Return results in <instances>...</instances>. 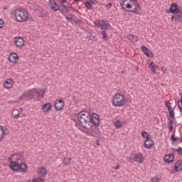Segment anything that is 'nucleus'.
<instances>
[{
	"instance_id": "nucleus-46",
	"label": "nucleus",
	"mask_w": 182,
	"mask_h": 182,
	"mask_svg": "<svg viewBox=\"0 0 182 182\" xmlns=\"http://www.w3.org/2000/svg\"><path fill=\"white\" fill-rule=\"evenodd\" d=\"M168 120H169V122L168 123V126H173V119H168Z\"/></svg>"
},
{
	"instance_id": "nucleus-9",
	"label": "nucleus",
	"mask_w": 182,
	"mask_h": 182,
	"mask_svg": "<svg viewBox=\"0 0 182 182\" xmlns=\"http://www.w3.org/2000/svg\"><path fill=\"white\" fill-rule=\"evenodd\" d=\"M43 95H45V91H38L36 89H35V91L33 92V97H32V99H36L37 100L39 99H43Z\"/></svg>"
},
{
	"instance_id": "nucleus-18",
	"label": "nucleus",
	"mask_w": 182,
	"mask_h": 182,
	"mask_svg": "<svg viewBox=\"0 0 182 182\" xmlns=\"http://www.w3.org/2000/svg\"><path fill=\"white\" fill-rule=\"evenodd\" d=\"M144 146L146 149H151L152 146H154V142L150 138L145 140Z\"/></svg>"
},
{
	"instance_id": "nucleus-4",
	"label": "nucleus",
	"mask_w": 182,
	"mask_h": 182,
	"mask_svg": "<svg viewBox=\"0 0 182 182\" xmlns=\"http://www.w3.org/2000/svg\"><path fill=\"white\" fill-rule=\"evenodd\" d=\"M126 97H124V95L117 93L112 99V105H114V106H115L116 107L124 106V105H126V101H124Z\"/></svg>"
},
{
	"instance_id": "nucleus-53",
	"label": "nucleus",
	"mask_w": 182,
	"mask_h": 182,
	"mask_svg": "<svg viewBox=\"0 0 182 182\" xmlns=\"http://www.w3.org/2000/svg\"><path fill=\"white\" fill-rule=\"evenodd\" d=\"M55 0H49L50 5H53V3H55Z\"/></svg>"
},
{
	"instance_id": "nucleus-28",
	"label": "nucleus",
	"mask_w": 182,
	"mask_h": 182,
	"mask_svg": "<svg viewBox=\"0 0 182 182\" xmlns=\"http://www.w3.org/2000/svg\"><path fill=\"white\" fill-rule=\"evenodd\" d=\"M173 151H177L179 156H182V148L181 146L178 147V149L172 148Z\"/></svg>"
},
{
	"instance_id": "nucleus-57",
	"label": "nucleus",
	"mask_w": 182,
	"mask_h": 182,
	"mask_svg": "<svg viewBox=\"0 0 182 182\" xmlns=\"http://www.w3.org/2000/svg\"><path fill=\"white\" fill-rule=\"evenodd\" d=\"M92 36V33H87V38H90Z\"/></svg>"
},
{
	"instance_id": "nucleus-25",
	"label": "nucleus",
	"mask_w": 182,
	"mask_h": 182,
	"mask_svg": "<svg viewBox=\"0 0 182 182\" xmlns=\"http://www.w3.org/2000/svg\"><path fill=\"white\" fill-rule=\"evenodd\" d=\"M53 12H58V11H60V14H62L63 15H65L66 14V11H65V10H63V9H60L59 7H53Z\"/></svg>"
},
{
	"instance_id": "nucleus-55",
	"label": "nucleus",
	"mask_w": 182,
	"mask_h": 182,
	"mask_svg": "<svg viewBox=\"0 0 182 182\" xmlns=\"http://www.w3.org/2000/svg\"><path fill=\"white\" fill-rule=\"evenodd\" d=\"M33 182H39V179H38V178H35L33 179Z\"/></svg>"
},
{
	"instance_id": "nucleus-45",
	"label": "nucleus",
	"mask_w": 182,
	"mask_h": 182,
	"mask_svg": "<svg viewBox=\"0 0 182 182\" xmlns=\"http://www.w3.org/2000/svg\"><path fill=\"white\" fill-rule=\"evenodd\" d=\"M73 21H74L75 23H76V25H80L81 22L80 20H75V18L73 19Z\"/></svg>"
},
{
	"instance_id": "nucleus-49",
	"label": "nucleus",
	"mask_w": 182,
	"mask_h": 182,
	"mask_svg": "<svg viewBox=\"0 0 182 182\" xmlns=\"http://www.w3.org/2000/svg\"><path fill=\"white\" fill-rule=\"evenodd\" d=\"M161 70L164 73H166V72H167V69H166L164 67H161Z\"/></svg>"
},
{
	"instance_id": "nucleus-30",
	"label": "nucleus",
	"mask_w": 182,
	"mask_h": 182,
	"mask_svg": "<svg viewBox=\"0 0 182 182\" xmlns=\"http://www.w3.org/2000/svg\"><path fill=\"white\" fill-rule=\"evenodd\" d=\"M169 117H167V119H174V110L171 109L168 111Z\"/></svg>"
},
{
	"instance_id": "nucleus-7",
	"label": "nucleus",
	"mask_w": 182,
	"mask_h": 182,
	"mask_svg": "<svg viewBox=\"0 0 182 182\" xmlns=\"http://www.w3.org/2000/svg\"><path fill=\"white\" fill-rule=\"evenodd\" d=\"M171 22H182V10L174 14V16H172L171 18Z\"/></svg>"
},
{
	"instance_id": "nucleus-50",
	"label": "nucleus",
	"mask_w": 182,
	"mask_h": 182,
	"mask_svg": "<svg viewBox=\"0 0 182 182\" xmlns=\"http://www.w3.org/2000/svg\"><path fill=\"white\" fill-rule=\"evenodd\" d=\"M14 117L15 119H19V117H20L19 113H18L17 114H15V115L14 116Z\"/></svg>"
},
{
	"instance_id": "nucleus-36",
	"label": "nucleus",
	"mask_w": 182,
	"mask_h": 182,
	"mask_svg": "<svg viewBox=\"0 0 182 182\" xmlns=\"http://www.w3.org/2000/svg\"><path fill=\"white\" fill-rule=\"evenodd\" d=\"M103 23V21H98L95 22V25L97 26V28H102V24Z\"/></svg>"
},
{
	"instance_id": "nucleus-14",
	"label": "nucleus",
	"mask_w": 182,
	"mask_h": 182,
	"mask_svg": "<svg viewBox=\"0 0 182 182\" xmlns=\"http://www.w3.org/2000/svg\"><path fill=\"white\" fill-rule=\"evenodd\" d=\"M9 167L12 171H19V163L14 161H11Z\"/></svg>"
},
{
	"instance_id": "nucleus-38",
	"label": "nucleus",
	"mask_w": 182,
	"mask_h": 182,
	"mask_svg": "<svg viewBox=\"0 0 182 182\" xmlns=\"http://www.w3.org/2000/svg\"><path fill=\"white\" fill-rule=\"evenodd\" d=\"M178 105L180 109V112H182V100L178 101Z\"/></svg>"
},
{
	"instance_id": "nucleus-13",
	"label": "nucleus",
	"mask_w": 182,
	"mask_h": 182,
	"mask_svg": "<svg viewBox=\"0 0 182 182\" xmlns=\"http://www.w3.org/2000/svg\"><path fill=\"white\" fill-rule=\"evenodd\" d=\"M22 159V155L20 154H14L9 157V161H19Z\"/></svg>"
},
{
	"instance_id": "nucleus-33",
	"label": "nucleus",
	"mask_w": 182,
	"mask_h": 182,
	"mask_svg": "<svg viewBox=\"0 0 182 182\" xmlns=\"http://www.w3.org/2000/svg\"><path fill=\"white\" fill-rule=\"evenodd\" d=\"M175 134H176V131L174 130V131H173V134L171 136V141L176 142V141H177V140L178 139V138L176 137Z\"/></svg>"
},
{
	"instance_id": "nucleus-41",
	"label": "nucleus",
	"mask_w": 182,
	"mask_h": 182,
	"mask_svg": "<svg viewBox=\"0 0 182 182\" xmlns=\"http://www.w3.org/2000/svg\"><path fill=\"white\" fill-rule=\"evenodd\" d=\"M151 182H159V178L157 176L152 178Z\"/></svg>"
},
{
	"instance_id": "nucleus-1",
	"label": "nucleus",
	"mask_w": 182,
	"mask_h": 182,
	"mask_svg": "<svg viewBox=\"0 0 182 182\" xmlns=\"http://www.w3.org/2000/svg\"><path fill=\"white\" fill-rule=\"evenodd\" d=\"M77 117L80 126H82L83 129H90L92 124H94L95 127H97L99 124H100L99 115L96 113H92V115H90L89 112L81 111L77 114Z\"/></svg>"
},
{
	"instance_id": "nucleus-61",
	"label": "nucleus",
	"mask_w": 182,
	"mask_h": 182,
	"mask_svg": "<svg viewBox=\"0 0 182 182\" xmlns=\"http://www.w3.org/2000/svg\"><path fill=\"white\" fill-rule=\"evenodd\" d=\"M70 11V10H69V9H66V10H65V14H68V12H69Z\"/></svg>"
},
{
	"instance_id": "nucleus-51",
	"label": "nucleus",
	"mask_w": 182,
	"mask_h": 182,
	"mask_svg": "<svg viewBox=\"0 0 182 182\" xmlns=\"http://www.w3.org/2000/svg\"><path fill=\"white\" fill-rule=\"evenodd\" d=\"M112 3H108V4H107V5H106V6H107V8H112Z\"/></svg>"
},
{
	"instance_id": "nucleus-64",
	"label": "nucleus",
	"mask_w": 182,
	"mask_h": 182,
	"mask_svg": "<svg viewBox=\"0 0 182 182\" xmlns=\"http://www.w3.org/2000/svg\"><path fill=\"white\" fill-rule=\"evenodd\" d=\"M179 141H180V143H182V137L181 138Z\"/></svg>"
},
{
	"instance_id": "nucleus-39",
	"label": "nucleus",
	"mask_w": 182,
	"mask_h": 182,
	"mask_svg": "<svg viewBox=\"0 0 182 182\" xmlns=\"http://www.w3.org/2000/svg\"><path fill=\"white\" fill-rule=\"evenodd\" d=\"M175 164L178 167H182V160H178Z\"/></svg>"
},
{
	"instance_id": "nucleus-62",
	"label": "nucleus",
	"mask_w": 182,
	"mask_h": 182,
	"mask_svg": "<svg viewBox=\"0 0 182 182\" xmlns=\"http://www.w3.org/2000/svg\"><path fill=\"white\" fill-rule=\"evenodd\" d=\"M91 136H92L93 137H96V135L93 134V132L91 133Z\"/></svg>"
},
{
	"instance_id": "nucleus-23",
	"label": "nucleus",
	"mask_w": 182,
	"mask_h": 182,
	"mask_svg": "<svg viewBox=\"0 0 182 182\" xmlns=\"http://www.w3.org/2000/svg\"><path fill=\"white\" fill-rule=\"evenodd\" d=\"M63 164L65 166H70V164H72V158L64 157L63 159Z\"/></svg>"
},
{
	"instance_id": "nucleus-6",
	"label": "nucleus",
	"mask_w": 182,
	"mask_h": 182,
	"mask_svg": "<svg viewBox=\"0 0 182 182\" xmlns=\"http://www.w3.org/2000/svg\"><path fill=\"white\" fill-rule=\"evenodd\" d=\"M54 107L55 110H63V107H65V101L61 99H58L55 100L54 104Z\"/></svg>"
},
{
	"instance_id": "nucleus-22",
	"label": "nucleus",
	"mask_w": 182,
	"mask_h": 182,
	"mask_svg": "<svg viewBox=\"0 0 182 182\" xmlns=\"http://www.w3.org/2000/svg\"><path fill=\"white\" fill-rule=\"evenodd\" d=\"M38 173L40 176H42V177H46V174H48V170L45 167H41L38 168Z\"/></svg>"
},
{
	"instance_id": "nucleus-10",
	"label": "nucleus",
	"mask_w": 182,
	"mask_h": 182,
	"mask_svg": "<svg viewBox=\"0 0 182 182\" xmlns=\"http://www.w3.org/2000/svg\"><path fill=\"white\" fill-rule=\"evenodd\" d=\"M141 49L142 52L144 53L147 58H154V55H153V52L150 50V49L147 48L146 46H141Z\"/></svg>"
},
{
	"instance_id": "nucleus-42",
	"label": "nucleus",
	"mask_w": 182,
	"mask_h": 182,
	"mask_svg": "<svg viewBox=\"0 0 182 182\" xmlns=\"http://www.w3.org/2000/svg\"><path fill=\"white\" fill-rule=\"evenodd\" d=\"M179 166H177V165H176V164H175V165H174V170H175V171H176L177 173H178V171H181V170H180V168H178Z\"/></svg>"
},
{
	"instance_id": "nucleus-8",
	"label": "nucleus",
	"mask_w": 182,
	"mask_h": 182,
	"mask_svg": "<svg viewBox=\"0 0 182 182\" xmlns=\"http://www.w3.org/2000/svg\"><path fill=\"white\" fill-rule=\"evenodd\" d=\"M180 11H181V8L178 7V5L177 4L172 3L170 6L168 14H176Z\"/></svg>"
},
{
	"instance_id": "nucleus-54",
	"label": "nucleus",
	"mask_w": 182,
	"mask_h": 182,
	"mask_svg": "<svg viewBox=\"0 0 182 182\" xmlns=\"http://www.w3.org/2000/svg\"><path fill=\"white\" fill-rule=\"evenodd\" d=\"M169 127V132H173V125H168Z\"/></svg>"
},
{
	"instance_id": "nucleus-20",
	"label": "nucleus",
	"mask_w": 182,
	"mask_h": 182,
	"mask_svg": "<svg viewBox=\"0 0 182 182\" xmlns=\"http://www.w3.org/2000/svg\"><path fill=\"white\" fill-rule=\"evenodd\" d=\"M50 109H52V103L50 102L46 103L42 107V110L43 112H49Z\"/></svg>"
},
{
	"instance_id": "nucleus-44",
	"label": "nucleus",
	"mask_w": 182,
	"mask_h": 182,
	"mask_svg": "<svg viewBox=\"0 0 182 182\" xmlns=\"http://www.w3.org/2000/svg\"><path fill=\"white\" fill-rule=\"evenodd\" d=\"M70 8L71 9H73V11H74V12H77V14H80V12L79 11V10H77L76 8H75V7H73V6H70Z\"/></svg>"
},
{
	"instance_id": "nucleus-11",
	"label": "nucleus",
	"mask_w": 182,
	"mask_h": 182,
	"mask_svg": "<svg viewBox=\"0 0 182 182\" xmlns=\"http://www.w3.org/2000/svg\"><path fill=\"white\" fill-rule=\"evenodd\" d=\"M14 43L17 48H22L25 45V41L22 37H15Z\"/></svg>"
},
{
	"instance_id": "nucleus-26",
	"label": "nucleus",
	"mask_w": 182,
	"mask_h": 182,
	"mask_svg": "<svg viewBox=\"0 0 182 182\" xmlns=\"http://www.w3.org/2000/svg\"><path fill=\"white\" fill-rule=\"evenodd\" d=\"M109 26H110V24L106 23L105 21H102L100 29L102 31H106V29H109Z\"/></svg>"
},
{
	"instance_id": "nucleus-2",
	"label": "nucleus",
	"mask_w": 182,
	"mask_h": 182,
	"mask_svg": "<svg viewBox=\"0 0 182 182\" xmlns=\"http://www.w3.org/2000/svg\"><path fill=\"white\" fill-rule=\"evenodd\" d=\"M120 5L123 11L129 9L127 10L128 12L136 14V15L141 12V6H140L137 0H121Z\"/></svg>"
},
{
	"instance_id": "nucleus-19",
	"label": "nucleus",
	"mask_w": 182,
	"mask_h": 182,
	"mask_svg": "<svg viewBox=\"0 0 182 182\" xmlns=\"http://www.w3.org/2000/svg\"><path fill=\"white\" fill-rule=\"evenodd\" d=\"M14 86V81L11 79H7L4 83L5 89H11Z\"/></svg>"
},
{
	"instance_id": "nucleus-63",
	"label": "nucleus",
	"mask_w": 182,
	"mask_h": 182,
	"mask_svg": "<svg viewBox=\"0 0 182 182\" xmlns=\"http://www.w3.org/2000/svg\"><path fill=\"white\" fill-rule=\"evenodd\" d=\"M75 2H80V0H74Z\"/></svg>"
},
{
	"instance_id": "nucleus-59",
	"label": "nucleus",
	"mask_w": 182,
	"mask_h": 182,
	"mask_svg": "<svg viewBox=\"0 0 182 182\" xmlns=\"http://www.w3.org/2000/svg\"><path fill=\"white\" fill-rule=\"evenodd\" d=\"M96 143H97V146H100V142H99L98 139L97 140Z\"/></svg>"
},
{
	"instance_id": "nucleus-47",
	"label": "nucleus",
	"mask_w": 182,
	"mask_h": 182,
	"mask_svg": "<svg viewBox=\"0 0 182 182\" xmlns=\"http://www.w3.org/2000/svg\"><path fill=\"white\" fill-rule=\"evenodd\" d=\"M90 2L92 5H97V1H96V0H90Z\"/></svg>"
},
{
	"instance_id": "nucleus-27",
	"label": "nucleus",
	"mask_w": 182,
	"mask_h": 182,
	"mask_svg": "<svg viewBox=\"0 0 182 182\" xmlns=\"http://www.w3.org/2000/svg\"><path fill=\"white\" fill-rule=\"evenodd\" d=\"M141 136L144 137V139H150V134H149V132L144 131L141 132Z\"/></svg>"
},
{
	"instance_id": "nucleus-16",
	"label": "nucleus",
	"mask_w": 182,
	"mask_h": 182,
	"mask_svg": "<svg viewBox=\"0 0 182 182\" xmlns=\"http://www.w3.org/2000/svg\"><path fill=\"white\" fill-rule=\"evenodd\" d=\"M164 161L168 164H170V163H173V161H174V155H173L172 154L165 155L164 157Z\"/></svg>"
},
{
	"instance_id": "nucleus-40",
	"label": "nucleus",
	"mask_w": 182,
	"mask_h": 182,
	"mask_svg": "<svg viewBox=\"0 0 182 182\" xmlns=\"http://www.w3.org/2000/svg\"><path fill=\"white\" fill-rule=\"evenodd\" d=\"M53 5L54 6L50 7V9H52V11H53V8H59V6H58V3L56 1H55Z\"/></svg>"
},
{
	"instance_id": "nucleus-5",
	"label": "nucleus",
	"mask_w": 182,
	"mask_h": 182,
	"mask_svg": "<svg viewBox=\"0 0 182 182\" xmlns=\"http://www.w3.org/2000/svg\"><path fill=\"white\" fill-rule=\"evenodd\" d=\"M33 92H35V88L30 90L28 92L23 93L22 95L19 97V100H23L28 98L32 99L35 95L33 94Z\"/></svg>"
},
{
	"instance_id": "nucleus-60",
	"label": "nucleus",
	"mask_w": 182,
	"mask_h": 182,
	"mask_svg": "<svg viewBox=\"0 0 182 182\" xmlns=\"http://www.w3.org/2000/svg\"><path fill=\"white\" fill-rule=\"evenodd\" d=\"M63 9H67V8H68V6H65V5H63Z\"/></svg>"
},
{
	"instance_id": "nucleus-21",
	"label": "nucleus",
	"mask_w": 182,
	"mask_h": 182,
	"mask_svg": "<svg viewBox=\"0 0 182 182\" xmlns=\"http://www.w3.org/2000/svg\"><path fill=\"white\" fill-rule=\"evenodd\" d=\"M21 171V173H26V170H28V166H26V164L21 163L18 164V171Z\"/></svg>"
},
{
	"instance_id": "nucleus-12",
	"label": "nucleus",
	"mask_w": 182,
	"mask_h": 182,
	"mask_svg": "<svg viewBox=\"0 0 182 182\" xmlns=\"http://www.w3.org/2000/svg\"><path fill=\"white\" fill-rule=\"evenodd\" d=\"M9 60L11 63H16L19 60V56H18V53H11L9 55Z\"/></svg>"
},
{
	"instance_id": "nucleus-34",
	"label": "nucleus",
	"mask_w": 182,
	"mask_h": 182,
	"mask_svg": "<svg viewBox=\"0 0 182 182\" xmlns=\"http://www.w3.org/2000/svg\"><path fill=\"white\" fill-rule=\"evenodd\" d=\"M165 105L167 107L168 112L170 110H173V109L171 108V103H170V102L166 101Z\"/></svg>"
},
{
	"instance_id": "nucleus-29",
	"label": "nucleus",
	"mask_w": 182,
	"mask_h": 182,
	"mask_svg": "<svg viewBox=\"0 0 182 182\" xmlns=\"http://www.w3.org/2000/svg\"><path fill=\"white\" fill-rule=\"evenodd\" d=\"M4 135H5V131H4V127L0 125V139H4Z\"/></svg>"
},
{
	"instance_id": "nucleus-56",
	"label": "nucleus",
	"mask_w": 182,
	"mask_h": 182,
	"mask_svg": "<svg viewBox=\"0 0 182 182\" xmlns=\"http://www.w3.org/2000/svg\"><path fill=\"white\" fill-rule=\"evenodd\" d=\"M66 1H68V0H60V4H63L66 3Z\"/></svg>"
},
{
	"instance_id": "nucleus-43",
	"label": "nucleus",
	"mask_w": 182,
	"mask_h": 182,
	"mask_svg": "<svg viewBox=\"0 0 182 182\" xmlns=\"http://www.w3.org/2000/svg\"><path fill=\"white\" fill-rule=\"evenodd\" d=\"M90 41H97V37H96V36H91L90 37Z\"/></svg>"
},
{
	"instance_id": "nucleus-24",
	"label": "nucleus",
	"mask_w": 182,
	"mask_h": 182,
	"mask_svg": "<svg viewBox=\"0 0 182 182\" xmlns=\"http://www.w3.org/2000/svg\"><path fill=\"white\" fill-rule=\"evenodd\" d=\"M128 39L129 41H132V42H138L139 41V38L136 36L132 35V34L128 36Z\"/></svg>"
},
{
	"instance_id": "nucleus-32",
	"label": "nucleus",
	"mask_w": 182,
	"mask_h": 182,
	"mask_svg": "<svg viewBox=\"0 0 182 182\" xmlns=\"http://www.w3.org/2000/svg\"><path fill=\"white\" fill-rule=\"evenodd\" d=\"M102 38L104 39V41H108L109 37H107V34L106 33V31H102Z\"/></svg>"
},
{
	"instance_id": "nucleus-58",
	"label": "nucleus",
	"mask_w": 182,
	"mask_h": 182,
	"mask_svg": "<svg viewBox=\"0 0 182 182\" xmlns=\"http://www.w3.org/2000/svg\"><path fill=\"white\" fill-rule=\"evenodd\" d=\"M119 168H120V166L119 165H117V166L115 168V170H119Z\"/></svg>"
},
{
	"instance_id": "nucleus-37",
	"label": "nucleus",
	"mask_w": 182,
	"mask_h": 182,
	"mask_svg": "<svg viewBox=\"0 0 182 182\" xmlns=\"http://www.w3.org/2000/svg\"><path fill=\"white\" fill-rule=\"evenodd\" d=\"M65 19L66 21H72L73 19L72 14H69L68 16H65Z\"/></svg>"
},
{
	"instance_id": "nucleus-48",
	"label": "nucleus",
	"mask_w": 182,
	"mask_h": 182,
	"mask_svg": "<svg viewBox=\"0 0 182 182\" xmlns=\"http://www.w3.org/2000/svg\"><path fill=\"white\" fill-rule=\"evenodd\" d=\"M4 28V20L0 19V28Z\"/></svg>"
},
{
	"instance_id": "nucleus-31",
	"label": "nucleus",
	"mask_w": 182,
	"mask_h": 182,
	"mask_svg": "<svg viewBox=\"0 0 182 182\" xmlns=\"http://www.w3.org/2000/svg\"><path fill=\"white\" fill-rule=\"evenodd\" d=\"M114 126L116 129H120V127H122V122H120V120H117L114 122Z\"/></svg>"
},
{
	"instance_id": "nucleus-35",
	"label": "nucleus",
	"mask_w": 182,
	"mask_h": 182,
	"mask_svg": "<svg viewBox=\"0 0 182 182\" xmlns=\"http://www.w3.org/2000/svg\"><path fill=\"white\" fill-rule=\"evenodd\" d=\"M85 6L87 8V9H92V6H92V4L90 3V1H86L85 3Z\"/></svg>"
},
{
	"instance_id": "nucleus-3",
	"label": "nucleus",
	"mask_w": 182,
	"mask_h": 182,
	"mask_svg": "<svg viewBox=\"0 0 182 182\" xmlns=\"http://www.w3.org/2000/svg\"><path fill=\"white\" fill-rule=\"evenodd\" d=\"M17 22H26L29 16L28 11L23 9H16L13 14Z\"/></svg>"
},
{
	"instance_id": "nucleus-52",
	"label": "nucleus",
	"mask_w": 182,
	"mask_h": 182,
	"mask_svg": "<svg viewBox=\"0 0 182 182\" xmlns=\"http://www.w3.org/2000/svg\"><path fill=\"white\" fill-rule=\"evenodd\" d=\"M38 182H43L45 181V179L42 178H38Z\"/></svg>"
},
{
	"instance_id": "nucleus-15",
	"label": "nucleus",
	"mask_w": 182,
	"mask_h": 182,
	"mask_svg": "<svg viewBox=\"0 0 182 182\" xmlns=\"http://www.w3.org/2000/svg\"><path fill=\"white\" fill-rule=\"evenodd\" d=\"M133 160L134 161H136V163H139V164H141V163H143V160H144V156H143V154H134Z\"/></svg>"
},
{
	"instance_id": "nucleus-17",
	"label": "nucleus",
	"mask_w": 182,
	"mask_h": 182,
	"mask_svg": "<svg viewBox=\"0 0 182 182\" xmlns=\"http://www.w3.org/2000/svg\"><path fill=\"white\" fill-rule=\"evenodd\" d=\"M149 69H151L152 73L157 74V71L160 70L159 65L154 64V62L151 61L149 65Z\"/></svg>"
}]
</instances>
